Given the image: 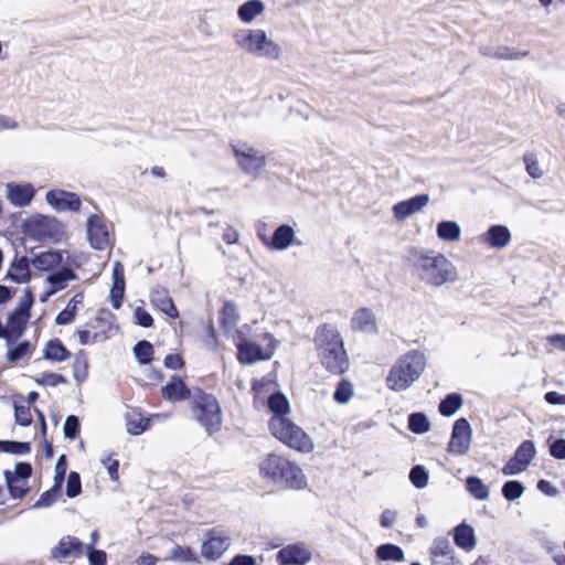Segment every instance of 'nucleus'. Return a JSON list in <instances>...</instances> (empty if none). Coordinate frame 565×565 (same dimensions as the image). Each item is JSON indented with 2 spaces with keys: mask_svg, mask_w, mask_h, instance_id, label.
<instances>
[{
  "mask_svg": "<svg viewBox=\"0 0 565 565\" xmlns=\"http://www.w3.org/2000/svg\"><path fill=\"white\" fill-rule=\"evenodd\" d=\"M315 345L321 364L330 373L341 375L350 366L349 355L344 349L343 339L337 328L323 324L318 328Z\"/></svg>",
  "mask_w": 565,
  "mask_h": 565,
  "instance_id": "f257e3e1",
  "label": "nucleus"
},
{
  "mask_svg": "<svg viewBox=\"0 0 565 565\" xmlns=\"http://www.w3.org/2000/svg\"><path fill=\"white\" fill-rule=\"evenodd\" d=\"M414 267L416 275L431 287L454 282L458 278L455 265L436 249L415 255Z\"/></svg>",
  "mask_w": 565,
  "mask_h": 565,
  "instance_id": "f03ea898",
  "label": "nucleus"
},
{
  "mask_svg": "<svg viewBox=\"0 0 565 565\" xmlns=\"http://www.w3.org/2000/svg\"><path fill=\"white\" fill-rule=\"evenodd\" d=\"M21 232L31 241L53 245L68 239L66 225L53 215L34 213L22 220Z\"/></svg>",
  "mask_w": 565,
  "mask_h": 565,
  "instance_id": "7ed1b4c3",
  "label": "nucleus"
},
{
  "mask_svg": "<svg viewBox=\"0 0 565 565\" xmlns=\"http://www.w3.org/2000/svg\"><path fill=\"white\" fill-rule=\"evenodd\" d=\"M426 366V356L418 350L401 355L390 369L386 386L395 392L409 388L422 375Z\"/></svg>",
  "mask_w": 565,
  "mask_h": 565,
  "instance_id": "20e7f679",
  "label": "nucleus"
},
{
  "mask_svg": "<svg viewBox=\"0 0 565 565\" xmlns=\"http://www.w3.org/2000/svg\"><path fill=\"white\" fill-rule=\"evenodd\" d=\"M269 429L279 441L299 452L308 454L313 450L311 437L285 416H273Z\"/></svg>",
  "mask_w": 565,
  "mask_h": 565,
  "instance_id": "39448f33",
  "label": "nucleus"
},
{
  "mask_svg": "<svg viewBox=\"0 0 565 565\" xmlns=\"http://www.w3.org/2000/svg\"><path fill=\"white\" fill-rule=\"evenodd\" d=\"M234 39L237 46L258 57L278 60L281 55V47L262 29L242 30L234 34Z\"/></svg>",
  "mask_w": 565,
  "mask_h": 565,
  "instance_id": "423d86ee",
  "label": "nucleus"
},
{
  "mask_svg": "<svg viewBox=\"0 0 565 565\" xmlns=\"http://www.w3.org/2000/svg\"><path fill=\"white\" fill-rule=\"evenodd\" d=\"M191 409L194 418L209 434L221 429L222 411L215 396L196 390L192 395Z\"/></svg>",
  "mask_w": 565,
  "mask_h": 565,
  "instance_id": "0eeeda50",
  "label": "nucleus"
},
{
  "mask_svg": "<svg viewBox=\"0 0 565 565\" xmlns=\"http://www.w3.org/2000/svg\"><path fill=\"white\" fill-rule=\"evenodd\" d=\"M85 228L89 247H114L115 235L109 231L103 215L90 214Z\"/></svg>",
  "mask_w": 565,
  "mask_h": 565,
  "instance_id": "6e6552de",
  "label": "nucleus"
},
{
  "mask_svg": "<svg viewBox=\"0 0 565 565\" xmlns=\"http://www.w3.org/2000/svg\"><path fill=\"white\" fill-rule=\"evenodd\" d=\"M232 150L241 169L249 175H257L266 166V158L253 147L232 145Z\"/></svg>",
  "mask_w": 565,
  "mask_h": 565,
  "instance_id": "1a4fd4ad",
  "label": "nucleus"
},
{
  "mask_svg": "<svg viewBox=\"0 0 565 565\" xmlns=\"http://www.w3.org/2000/svg\"><path fill=\"white\" fill-rule=\"evenodd\" d=\"M536 449L532 440H524L515 450L513 457L502 468L504 476L519 475L527 469L534 459Z\"/></svg>",
  "mask_w": 565,
  "mask_h": 565,
  "instance_id": "9d476101",
  "label": "nucleus"
},
{
  "mask_svg": "<svg viewBox=\"0 0 565 565\" xmlns=\"http://www.w3.org/2000/svg\"><path fill=\"white\" fill-rule=\"evenodd\" d=\"M472 440V429L466 418H459L452 426L448 451L456 456H463L468 452Z\"/></svg>",
  "mask_w": 565,
  "mask_h": 565,
  "instance_id": "9b49d317",
  "label": "nucleus"
},
{
  "mask_svg": "<svg viewBox=\"0 0 565 565\" xmlns=\"http://www.w3.org/2000/svg\"><path fill=\"white\" fill-rule=\"evenodd\" d=\"M46 203L56 212H78L82 206L81 196L71 191L51 189L45 193Z\"/></svg>",
  "mask_w": 565,
  "mask_h": 565,
  "instance_id": "f8f14e48",
  "label": "nucleus"
},
{
  "mask_svg": "<svg viewBox=\"0 0 565 565\" xmlns=\"http://www.w3.org/2000/svg\"><path fill=\"white\" fill-rule=\"evenodd\" d=\"M511 241V232L508 226L493 224L486 233L471 238L468 244L488 245V247H505Z\"/></svg>",
  "mask_w": 565,
  "mask_h": 565,
  "instance_id": "ddd939ff",
  "label": "nucleus"
},
{
  "mask_svg": "<svg viewBox=\"0 0 565 565\" xmlns=\"http://www.w3.org/2000/svg\"><path fill=\"white\" fill-rule=\"evenodd\" d=\"M33 298L28 294L19 303V306L8 316L7 324L13 337L22 335L25 324L30 318V308Z\"/></svg>",
  "mask_w": 565,
  "mask_h": 565,
  "instance_id": "4468645a",
  "label": "nucleus"
},
{
  "mask_svg": "<svg viewBox=\"0 0 565 565\" xmlns=\"http://www.w3.org/2000/svg\"><path fill=\"white\" fill-rule=\"evenodd\" d=\"M85 553L84 544L75 536L66 535L52 548V557L61 562L78 558Z\"/></svg>",
  "mask_w": 565,
  "mask_h": 565,
  "instance_id": "2eb2a0df",
  "label": "nucleus"
},
{
  "mask_svg": "<svg viewBox=\"0 0 565 565\" xmlns=\"http://www.w3.org/2000/svg\"><path fill=\"white\" fill-rule=\"evenodd\" d=\"M429 194L419 193L407 200L395 203L392 207L394 217L397 221H404L416 212L422 211L429 203Z\"/></svg>",
  "mask_w": 565,
  "mask_h": 565,
  "instance_id": "dca6fc26",
  "label": "nucleus"
},
{
  "mask_svg": "<svg viewBox=\"0 0 565 565\" xmlns=\"http://www.w3.org/2000/svg\"><path fill=\"white\" fill-rule=\"evenodd\" d=\"M230 539L218 530H212L207 533V539L202 545V555L210 559L218 558L228 547Z\"/></svg>",
  "mask_w": 565,
  "mask_h": 565,
  "instance_id": "f3484780",
  "label": "nucleus"
},
{
  "mask_svg": "<svg viewBox=\"0 0 565 565\" xmlns=\"http://www.w3.org/2000/svg\"><path fill=\"white\" fill-rule=\"evenodd\" d=\"M34 196L35 189L31 183L9 182L7 184V199L14 206H28Z\"/></svg>",
  "mask_w": 565,
  "mask_h": 565,
  "instance_id": "a211bd4d",
  "label": "nucleus"
},
{
  "mask_svg": "<svg viewBox=\"0 0 565 565\" xmlns=\"http://www.w3.org/2000/svg\"><path fill=\"white\" fill-rule=\"evenodd\" d=\"M351 328L355 332L376 334L379 326L375 313L369 308L358 309L351 318Z\"/></svg>",
  "mask_w": 565,
  "mask_h": 565,
  "instance_id": "6ab92c4d",
  "label": "nucleus"
},
{
  "mask_svg": "<svg viewBox=\"0 0 565 565\" xmlns=\"http://www.w3.org/2000/svg\"><path fill=\"white\" fill-rule=\"evenodd\" d=\"M311 558V552L305 545H288L277 554L281 565H305Z\"/></svg>",
  "mask_w": 565,
  "mask_h": 565,
  "instance_id": "aec40b11",
  "label": "nucleus"
},
{
  "mask_svg": "<svg viewBox=\"0 0 565 565\" xmlns=\"http://www.w3.org/2000/svg\"><path fill=\"white\" fill-rule=\"evenodd\" d=\"M276 482L285 483L291 489H302L307 486V480L301 468L289 459L286 460Z\"/></svg>",
  "mask_w": 565,
  "mask_h": 565,
  "instance_id": "412c9836",
  "label": "nucleus"
},
{
  "mask_svg": "<svg viewBox=\"0 0 565 565\" xmlns=\"http://www.w3.org/2000/svg\"><path fill=\"white\" fill-rule=\"evenodd\" d=\"M270 243L271 245H267V247L286 248L290 247L292 244H302L300 241L296 239L295 230L289 224H280L277 226L270 235Z\"/></svg>",
  "mask_w": 565,
  "mask_h": 565,
  "instance_id": "4be33fe9",
  "label": "nucleus"
},
{
  "mask_svg": "<svg viewBox=\"0 0 565 565\" xmlns=\"http://www.w3.org/2000/svg\"><path fill=\"white\" fill-rule=\"evenodd\" d=\"M286 460L287 458L282 456L268 454L259 463L262 477L274 482L277 481L278 475L281 473Z\"/></svg>",
  "mask_w": 565,
  "mask_h": 565,
  "instance_id": "5701e85b",
  "label": "nucleus"
},
{
  "mask_svg": "<svg viewBox=\"0 0 565 565\" xmlns=\"http://www.w3.org/2000/svg\"><path fill=\"white\" fill-rule=\"evenodd\" d=\"M7 278L17 284L26 282L30 279V259L17 254L7 273Z\"/></svg>",
  "mask_w": 565,
  "mask_h": 565,
  "instance_id": "b1692460",
  "label": "nucleus"
},
{
  "mask_svg": "<svg viewBox=\"0 0 565 565\" xmlns=\"http://www.w3.org/2000/svg\"><path fill=\"white\" fill-rule=\"evenodd\" d=\"M162 395L170 402L183 401L190 396V391L178 376H172L170 382L162 387Z\"/></svg>",
  "mask_w": 565,
  "mask_h": 565,
  "instance_id": "393cba45",
  "label": "nucleus"
},
{
  "mask_svg": "<svg viewBox=\"0 0 565 565\" xmlns=\"http://www.w3.org/2000/svg\"><path fill=\"white\" fill-rule=\"evenodd\" d=\"M265 10L262 0H247L237 8V17L244 23H252Z\"/></svg>",
  "mask_w": 565,
  "mask_h": 565,
  "instance_id": "a878e982",
  "label": "nucleus"
},
{
  "mask_svg": "<svg viewBox=\"0 0 565 565\" xmlns=\"http://www.w3.org/2000/svg\"><path fill=\"white\" fill-rule=\"evenodd\" d=\"M436 234L444 242L455 243L460 238L461 228L456 221L443 220L437 223Z\"/></svg>",
  "mask_w": 565,
  "mask_h": 565,
  "instance_id": "bb28decb",
  "label": "nucleus"
},
{
  "mask_svg": "<svg viewBox=\"0 0 565 565\" xmlns=\"http://www.w3.org/2000/svg\"><path fill=\"white\" fill-rule=\"evenodd\" d=\"M151 301L160 311L170 318H177L179 316L178 309L175 308L172 299L162 289L153 290L151 295Z\"/></svg>",
  "mask_w": 565,
  "mask_h": 565,
  "instance_id": "cd10ccee",
  "label": "nucleus"
},
{
  "mask_svg": "<svg viewBox=\"0 0 565 565\" xmlns=\"http://www.w3.org/2000/svg\"><path fill=\"white\" fill-rule=\"evenodd\" d=\"M62 262L58 250L47 249L32 259L33 266L39 270H50Z\"/></svg>",
  "mask_w": 565,
  "mask_h": 565,
  "instance_id": "c85d7f7f",
  "label": "nucleus"
},
{
  "mask_svg": "<svg viewBox=\"0 0 565 565\" xmlns=\"http://www.w3.org/2000/svg\"><path fill=\"white\" fill-rule=\"evenodd\" d=\"M455 543L467 551H470L476 545V536L473 529L465 523L459 524L455 529Z\"/></svg>",
  "mask_w": 565,
  "mask_h": 565,
  "instance_id": "c756f323",
  "label": "nucleus"
},
{
  "mask_svg": "<svg viewBox=\"0 0 565 565\" xmlns=\"http://www.w3.org/2000/svg\"><path fill=\"white\" fill-rule=\"evenodd\" d=\"M238 358L244 364H252L257 360L269 359V356L263 355V350L259 345L245 342L238 345Z\"/></svg>",
  "mask_w": 565,
  "mask_h": 565,
  "instance_id": "7c9ffc66",
  "label": "nucleus"
},
{
  "mask_svg": "<svg viewBox=\"0 0 565 565\" xmlns=\"http://www.w3.org/2000/svg\"><path fill=\"white\" fill-rule=\"evenodd\" d=\"M75 274L70 268H61L52 274H50L46 278L47 282L52 285L53 289L47 292V295H52L57 290H61L65 287V282L71 279H75Z\"/></svg>",
  "mask_w": 565,
  "mask_h": 565,
  "instance_id": "2f4dec72",
  "label": "nucleus"
},
{
  "mask_svg": "<svg viewBox=\"0 0 565 565\" xmlns=\"http://www.w3.org/2000/svg\"><path fill=\"white\" fill-rule=\"evenodd\" d=\"M376 556L381 561L403 562L405 559L404 551L395 544H382L376 548Z\"/></svg>",
  "mask_w": 565,
  "mask_h": 565,
  "instance_id": "473e14b6",
  "label": "nucleus"
},
{
  "mask_svg": "<svg viewBox=\"0 0 565 565\" xmlns=\"http://www.w3.org/2000/svg\"><path fill=\"white\" fill-rule=\"evenodd\" d=\"M44 356L47 360L63 362L70 359L71 353L68 350L58 341H50L44 350Z\"/></svg>",
  "mask_w": 565,
  "mask_h": 565,
  "instance_id": "72a5a7b5",
  "label": "nucleus"
},
{
  "mask_svg": "<svg viewBox=\"0 0 565 565\" xmlns=\"http://www.w3.org/2000/svg\"><path fill=\"white\" fill-rule=\"evenodd\" d=\"M467 490L478 500H487L489 498V488L478 477H468L466 480Z\"/></svg>",
  "mask_w": 565,
  "mask_h": 565,
  "instance_id": "f704fd0d",
  "label": "nucleus"
},
{
  "mask_svg": "<svg viewBox=\"0 0 565 565\" xmlns=\"http://www.w3.org/2000/svg\"><path fill=\"white\" fill-rule=\"evenodd\" d=\"M168 562H196L198 556L188 546L175 545L170 553L164 557Z\"/></svg>",
  "mask_w": 565,
  "mask_h": 565,
  "instance_id": "c9c22d12",
  "label": "nucleus"
},
{
  "mask_svg": "<svg viewBox=\"0 0 565 565\" xmlns=\"http://www.w3.org/2000/svg\"><path fill=\"white\" fill-rule=\"evenodd\" d=\"M127 431L131 435L142 434L149 426V419L143 418L140 414L131 412L127 414Z\"/></svg>",
  "mask_w": 565,
  "mask_h": 565,
  "instance_id": "e433bc0d",
  "label": "nucleus"
},
{
  "mask_svg": "<svg viewBox=\"0 0 565 565\" xmlns=\"http://www.w3.org/2000/svg\"><path fill=\"white\" fill-rule=\"evenodd\" d=\"M462 405V398L459 394L447 395L439 404V412L444 416H452Z\"/></svg>",
  "mask_w": 565,
  "mask_h": 565,
  "instance_id": "4c0bfd02",
  "label": "nucleus"
},
{
  "mask_svg": "<svg viewBox=\"0 0 565 565\" xmlns=\"http://www.w3.org/2000/svg\"><path fill=\"white\" fill-rule=\"evenodd\" d=\"M239 319L238 308L234 302H226L221 311L220 320L224 328H233Z\"/></svg>",
  "mask_w": 565,
  "mask_h": 565,
  "instance_id": "58836bf2",
  "label": "nucleus"
},
{
  "mask_svg": "<svg viewBox=\"0 0 565 565\" xmlns=\"http://www.w3.org/2000/svg\"><path fill=\"white\" fill-rule=\"evenodd\" d=\"M354 394V386L351 381L343 379L333 393V399L338 404H348Z\"/></svg>",
  "mask_w": 565,
  "mask_h": 565,
  "instance_id": "ea45409f",
  "label": "nucleus"
},
{
  "mask_svg": "<svg viewBox=\"0 0 565 565\" xmlns=\"http://www.w3.org/2000/svg\"><path fill=\"white\" fill-rule=\"evenodd\" d=\"M268 407L274 416H285L290 411L288 399L280 393L273 394L268 399Z\"/></svg>",
  "mask_w": 565,
  "mask_h": 565,
  "instance_id": "a19ab883",
  "label": "nucleus"
},
{
  "mask_svg": "<svg viewBox=\"0 0 565 565\" xmlns=\"http://www.w3.org/2000/svg\"><path fill=\"white\" fill-rule=\"evenodd\" d=\"M408 428L415 434H425L430 429V424L423 413H414L408 417Z\"/></svg>",
  "mask_w": 565,
  "mask_h": 565,
  "instance_id": "79ce46f5",
  "label": "nucleus"
},
{
  "mask_svg": "<svg viewBox=\"0 0 565 565\" xmlns=\"http://www.w3.org/2000/svg\"><path fill=\"white\" fill-rule=\"evenodd\" d=\"M88 361L86 353L79 351L76 355L73 364V376L76 382H83L87 376Z\"/></svg>",
  "mask_w": 565,
  "mask_h": 565,
  "instance_id": "37998d69",
  "label": "nucleus"
},
{
  "mask_svg": "<svg viewBox=\"0 0 565 565\" xmlns=\"http://www.w3.org/2000/svg\"><path fill=\"white\" fill-rule=\"evenodd\" d=\"M134 354L141 364H148L152 360V344L146 340L139 341L134 347Z\"/></svg>",
  "mask_w": 565,
  "mask_h": 565,
  "instance_id": "c03bdc74",
  "label": "nucleus"
},
{
  "mask_svg": "<svg viewBox=\"0 0 565 565\" xmlns=\"http://www.w3.org/2000/svg\"><path fill=\"white\" fill-rule=\"evenodd\" d=\"M4 478L7 487L14 499H20L26 493V479H19L9 476H4Z\"/></svg>",
  "mask_w": 565,
  "mask_h": 565,
  "instance_id": "a18cd8bd",
  "label": "nucleus"
},
{
  "mask_svg": "<svg viewBox=\"0 0 565 565\" xmlns=\"http://www.w3.org/2000/svg\"><path fill=\"white\" fill-rule=\"evenodd\" d=\"M60 494H61V483L58 480H56V482L50 490H47L41 494L40 499L36 501L34 507L35 508L50 507L57 500Z\"/></svg>",
  "mask_w": 565,
  "mask_h": 565,
  "instance_id": "49530a36",
  "label": "nucleus"
},
{
  "mask_svg": "<svg viewBox=\"0 0 565 565\" xmlns=\"http://www.w3.org/2000/svg\"><path fill=\"white\" fill-rule=\"evenodd\" d=\"M529 51H515L509 46H498L493 52V57L499 60L516 61L529 56Z\"/></svg>",
  "mask_w": 565,
  "mask_h": 565,
  "instance_id": "de8ad7c7",
  "label": "nucleus"
},
{
  "mask_svg": "<svg viewBox=\"0 0 565 565\" xmlns=\"http://www.w3.org/2000/svg\"><path fill=\"white\" fill-rule=\"evenodd\" d=\"M428 472L425 467L417 465L409 472V480L417 489H424L428 484Z\"/></svg>",
  "mask_w": 565,
  "mask_h": 565,
  "instance_id": "09e8293b",
  "label": "nucleus"
},
{
  "mask_svg": "<svg viewBox=\"0 0 565 565\" xmlns=\"http://www.w3.org/2000/svg\"><path fill=\"white\" fill-rule=\"evenodd\" d=\"M32 345L29 341L20 342L14 348L10 349L7 353L8 360L12 363L29 356L32 353Z\"/></svg>",
  "mask_w": 565,
  "mask_h": 565,
  "instance_id": "8fccbe9b",
  "label": "nucleus"
},
{
  "mask_svg": "<svg viewBox=\"0 0 565 565\" xmlns=\"http://www.w3.org/2000/svg\"><path fill=\"white\" fill-rule=\"evenodd\" d=\"M524 492V487L516 480H511L504 483L502 494L509 501L519 499Z\"/></svg>",
  "mask_w": 565,
  "mask_h": 565,
  "instance_id": "3c124183",
  "label": "nucleus"
},
{
  "mask_svg": "<svg viewBox=\"0 0 565 565\" xmlns=\"http://www.w3.org/2000/svg\"><path fill=\"white\" fill-rule=\"evenodd\" d=\"M0 450L13 455H25L30 452L31 447L28 443L20 441H0Z\"/></svg>",
  "mask_w": 565,
  "mask_h": 565,
  "instance_id": "603ef678",
  "label": "nucleus"
},
{
  "mask_svg": "<svg viewBox=\"0 0 565 565\" xmlns=\"http://www.w3.org/2000/svg\"><path fill=\"white\" fill-rule=\"evenodd\" d=\"M523 162L530 177L533 179H540L543 175V171L541 170L537 158L534 153H525L523 156Z\"/></svg>",
  "mask_w": 565,
  "mask_h": 565,
  "instance_id": "864d4df0",
  "label": "nucleus"
},
{
  "mask_svg": "<svg viewBox=\"0 0 565 565\" xmlns=\"http://www.w3.org/2000/svg\"><path fill=\"white\" fill-rule=\"evenodd\" d=\"M125 291V278H119L117 281L113 282V287L110 289V301L115 309H119L121 307V300Z\"/></svg>",
  "mask_w": 565,
  "mask_h": 565,
  "instance_id": "5fc2aeb1",
  "label": "nucleus"
},
{
  "mask_svg": "<svg viewBox=\"0 0 565 565\" xmlns=\"http://www.w3.org/2000/svg\"><path fill=\"white\" fill-rule=\"evenodd\" d=\"M451 551L450 542L447 539H436L430 548V554L434 557L448 556Z\"/></svg>",
  "mask_w": 565,
  "mask_h": 565,
  "instance_id": "6e6d98bb",
  "label": "nucleus"
},
{
  "mask_svg": "<svg viewBox=\"0 0 565 565\" xmlns=\"http://www.w3.org/2000/svg\"><path fill=\"white\" fill-rule=\"evenodd\" d=\"M81 478L75 471H72L67 477L66 494L68 498H75L81 493Z\"/></svg>",
  "mask_w": 565,
  "mask_h": 565,
  "instance_id": "4d7b16f0",
  "label": "nucleus"
},
{
  "mask_svg": "<svg viewBox=\"0 0 565 565\" xmlns=\"http://www.w3.org/2000/svg\"><path fill=\"white\" fill-rule=\"evenodd\" d=\"M14 416L18 424L28 426L32 422L30 407L26 405L14 404Z\"/></svg>",
  "mask_w": 565,
  "mask_h": 565,
  "instance_id": "13d9d810",
  "label": "nucleus"
},
{
  "mask_svg": "<svg viewBox=\"0 0 565 565\" xmlns=\"http://www.w3.org/2000/svg\"><path fill=\"white\" fill-rule=\"evenodd\" d=\"M64 436L68 439H74L79 430V422L75 415H70L66 417L64 423Z\"/></svg>",
  "mask_w": 565,
  "mask_h": 565,
  "instance_id": "bf43d9fd",
  "label": "nucleus"
},
{
  "mask_svg": "<svg viewBox=\"0 0 565 565\" xmlns=\"http://www.w3.org/2000/svg\"><path fill=\"white\" fill-rule=\"evenodd\" d=\"M32 467L28 462H19L14 466L13 471H4V476L15 477L19 479H28L31 476Z\"/></svg>",
  "mask_w": 565,
  "mask_h": 565,
  "instance_id": "052dcab7",
  "label": "nucleus"
},
{
  "mask_svg": "<svg viewBox=\"0 0 565 565\" xmlns=\"http://www.w3.org/2000/svg\"><path fill=\"white\" fill-rule=\"evenodd\" d=\"M86 554L89 562V565H105L107 555L102 550H95L92 546H86Z\"/></svg>",
  "mask_w": 565,
  "mask_h": 565,
  "instance_id": "680f3d73",
  "label": "nucleus"
},
{
  "mask_svg": "<svg viewBox=\"0 0 565 565\" xmlns=\"http://www.w3.org/2000/svg\"><path fill=\"white\" fill-rule=\"evenodd\" d=\"M134 318L136 323L143 328H149L153 322L151 315L141 307L136 308Z\"/></svg>",
  "mask_w": 565,
  "mask_h": 565,
  "instance_id": "e2e57ef3",
  "label": "nucleus"
},
{
  "mask_svg": "<svg viewBox=\"0 0 565 565\" xmlns=\"http://www.w3.org/2000/svg\"><path fill=\"white\" fill-rule=\"evenodd\" d=\"M40 384L56 386L66 382L65 377L57 373H43L38 380Z\"/></svg>",
  "mask_w": 565,
  "mask_h": 565,
  "instance_id": "0e129e2a",
  "label": "nucleus"
},
{
  "mask_svg": "<svg viewBox=\"0 0 565 565\" xmlns=\"http://www.w3.org/2000/svg\"><path fill=\"white\" fill-rule=\"evenodd\" d=\"M398 519V512L395 510L386 509L382 512L380 523L385 529L392 527Z\"/></svg>",
  "mask_w": 565,
  "mask_h": 565,
  "instance_id": "69168bd1",
  "label": "nucleus"
},
{
  "mask_svg": "<svg viewBox=\"0 0 565 565\" xmlns=\"http://www.w3.org/2000/svg\"><path fill=\"white\" fill-rule=\"evenodd\" d=\"M102 462L106 467V469L108 471V475H109V478L113 481H117L118 478H119V476H118V468H119L118 460L113 459L110 456H107L106 458L102 459Z\"/></svg>",
  "mask_w": 565,
  "mask_h": 565,
  "instance_id": "338daca9",
  "label": "nucleus"
},
{
  "mask_svg": "<svg viewBox=\"0 0 565 565\" xmlns=\"http://www.w3.org/2000/svg\"><path fill=\"white\" fill-rule=\"evenodd\" d=\"M550 452L554 458L565 459V439H557L550 446Z\"/></svg>",
  "mask_w": 565,
  "mask_h": 565,
  "instance_id": "774afa93",
  "label": "nucleus"
}]
</instances>
